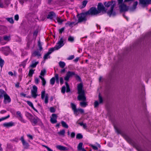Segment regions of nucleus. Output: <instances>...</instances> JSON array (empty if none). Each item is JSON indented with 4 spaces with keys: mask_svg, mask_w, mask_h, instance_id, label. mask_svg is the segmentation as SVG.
<instances>
[{
    "mask_svg": "<svg viewBox=\"0 0 151 151\" xmlns=\"http://www.w3.org/2000/svg\"><path fill=\"white\" fill-rule=\"evenodd\" d=\"M119 4H122L123 0H117Z\"/></svg>",
    "mask_w": 151,
    "mask_h": 151,
    "instance_id": "nucleus-63",
    "label": "nucleus"
},
{
    "mask_svg": "<svg viewBox=\"0 0 151 151\" xmlns=\"http://www.w3.org/2000/svg\"><path fill=\"white\" fill-rule=\"evenodd\" d=\"M55 82V78L54 77L52 78L50 80V84L52 85H54Z\"/></svg>",
    "mask_w": 151,
    "mask_h": 151,
    "instance_id": "nucleus-32",
    "label": "nucleus"
},
{
    "mask_svg": "<svg viewBox=\"0 0 151 151\" xmlns=\"http://www.w3.org/2000/svg\"><path fill=\"white\" fill-rule=\"evenodd\" d=\"M119 8L120 12L126 11L128 10V8L127 6L124 3L120 4Z\"/></svg>",
    "mask_w": 151,
    "mask_h": 151,
    "instance_id": "nucleus-9",
    "label": "nucleus"
},
{
    "mask_svg": "<svg viewBox=\"0 0 151 151\" xmlns=\"http://www.w3.org/2000/svg\"><path fill=\"white\" fill-rule=\"evenodd\" d=\"M17 117L22 122L24 123H26V121L23 118L22 114L19 111H17L16 113Z\"/></svg>",
    "mask_w": 151,
    "mask_h": 151,
    "instance_id": "nucleus-7",
    "label": "nucleus"
},
{
    "mask_svg": "<svg viewBox=\"0 0 151 151\" xmlns=\"http://www.w3.org/2000/svg\"><path fill=\"white\" fill-rule=\"evenodd\" d=\"M4 102L5 104L9 102V97L6 94L4 96Z\"/></svg>",
    "mask_w": 151,
    "mask_h": 151,
    "instance_id": "nucleus-20",
    "label": "nucleus"
},
{
    "mask_svg": "<svg viewBox=\"0 0 151 151\" xmlns=\"http://www.w3.org/2000/svg\"><path fill=\"white\" fill-rule=\"evenodd\" d=\"M46 73V70L45 69H44L41 71V72L40 73V76H44Z\"/></svg>",
    "mask_w": 151,
    "mask_h": 151,
    "instance_id": "nucleus-40",
    "label": "nucleus"
},
{
    "mask_svg": "<svg viewBox=\"0 0 151 151\" xmlns=\"http://www.w3.org/2000/svg\"><path fill=\"white\" fill-rule=\"evenodd\" d=\"M4 2L5 4L8 5L9 4V0H4Z\"/></svg>",
    "mask_w": 151,
    "mask_h": 151,
    "instance_id": "nucleus-61",
    "label": "nucleus"
},
{
    "mask_svg": "<svg viewBox=\"0 0 151 151\" xmlns=\"http://www.w3.org/2000/svg\"><path fill=\"white\" fill-rule=\"evenodd\" d=\"M6 93L2 89L0 90V98L2 99L5 95Z\"/></svg>",
    "mask_w": 151,
    "mask_h": 151,
    "instance_id": "nucleus-25",
    "label": "nucleus"
},
{
    "mask_svg": "<svg viewBox=\"0 0 151 151\" xmlns=\"http://www.w3.org/2000/svg\"><path fill=\"white\" fill-rule=\"evenodd\" d=\"M56 147L57 149L61 151H67L68 150V148L61 145H57Z\"/></svg>",
    "mask_w": 151,
    "mask_h": 151,
    "instance_id": "nucleus-15",
    "label": "nucleus"
},
{
    "mask_svg": "<svg viewBox=\"0 0 151 151\" xmlns=\"http://www.w3.org/2000/svg\"><path fill=\"white\" fill-rule=\"evenodd\" d=\"M97 9L98 12H99V13L101 11H103L105 10V7L102 4L100 3H99L98 5Z\"/></svg>",
    "mask_w": 151,
    "mask_h": 151,
    "instance_id": "nucleus-14",
    "label": "nucleus"
},
{
    "mask_svg": "<svg viewBox=\"0 0 151 151\" xmlns=\"http://www.w3.org/2000/svg\"><path fill=\"white\" fill-rule=\"evenodd\" d=\"M56 20L57 22L59 24H62L63 22L64 21V20L61 19V18L60 17H57Z\"/></svg>",
    "mask_w": 151,
    "mask_h": 151,
    "instance_id": "nucleus-26",
    "label": "nucleus"
},
{
    "mask_svg": "<svg viewBox=\"0 0 151 151\" xmlns=\"http://www.w3.org/2000/svg\"><path fill=\"white\" fill-rule=\"evenodd\" d=\"M76 79L79 81H81V79L80 77L76 74L75 73V75H74Z\"/></svg>",
    "mask_w": 151,
    "mask_h": 151,
    "instance_id": "nucleus-50",
    "label": "nucleus"
},
{
    "mask_svg": "<svg viewBox=\"0 0 151 151\" xmlns=\"http://www.w3.org/2000/svg\"><path fill=\"white\" fill-rule=\"evenodd\" d=\"M86 14H82L79 16L78 19V22H81L86 20Z\"/></svg>",
    "mask_w": 151,
    "mask_h": 151,
    "instance_id": "nucleus-13",
    "label": "nucleus"
},
{
    "mask_svg": "<svg viewBox=\"0 0 151 151\" xmlns=\"http://www.w3.org/2000/svg\"><path fill=\"white\" fill-rule=\"evenodd\" d=\"M83 144L82 142L80 143L78 146V149L79 150H81L83 148L82 147Z\"/></svg>",
    "mask_w": 151,
    "mask_h": 151,
    "instance_id": "nucleus-36",
    "label": "nucleus"
},
{
    "mask_svg": "<svg viewBox=\"0 0 151 151\" xmlns=\"http://www.w3.org/2000/svg\"><path fill=\"white\" fill-rule=\"evenodd\" d=\"M27 104L30 106L36 112H38V111L34 107L33 104L32 102L29 101H27Z\"/></svg>",
    "mask_w": 151,
    "mask_h": 151,
    "instance_id": "nucleus-22",
    "label": "nucleus"
},
{
    "mask_svg": "<svg viewBox=\"0 0 151 151\" xmlns=\"http://www.w3.org/2000/svg\"><path fill=\"white\" fill-rule=\"evenodd\" d=\"M90 146L93 150H98V148L96 146L93 145H91Z\"/></svg>",
    "mask_w": 151,
    "mask_h": 151,
    "instance_id": "nucleus-51",
    "label": "nucleus"
},
{
    "mask_svg": "<svg viewBox=\"0 0 151 151\" xmlns=\"http://www.w3.org/2000/svg\"><path fill=\"white\" fill-rule=\"evenodd\" d=\"M55 16V13L53 12H49L47 16V18L52 19L53 17Z\"/></svg>",
    "mask_w": 151,
    "mask_h": 151,
    "instance_id": "nucleus-17",
    "label": "nucleus"
},
{
    "mask_svg": "<svg viewBox=\"0 0 151 151\" xmlns=\"http://www.w3.org/2000/svg\"><path fill=\"white\" fill-rule=\"evenodd\" d=\"M34 70H33L32 69H31L29 70V73L28 76L29 77H32V75L34 74Z\"/></svg>",
    "mask_w": 151,
    "mask_h": 151,
    "instance_id": "nucleus-33",
    "label": "nucleus"
},
{
    "mask_svg": "<svg viewBox=\"0 0 151 151\" xmlns=\"http://www.w3.org/2000/svg\"><path fill=\"white\" fill-rule=\"evenodd\" d=\"M19 16L18 14H16L14 16V19L17 21L19 20Z\"/></svg>",
    "mask_w": 151,
    "mask_h": 151,
    "instance_id": "nucleus-55",
    "label": "nucleus"
},
{
    "mask_svg": "<svg viewBox=\"0 0 151 151\" xmlns=\"http://www.w3.org/2000/svg\"><path fill=\"white\" fill-rule=\"evenodd\" d=\"M99 99L100 103H101L103 102V99L102 97L101 96L100 94L99 95Z\"/></svg>",
    "mask_w": 151,
    "mask_h": 151,
    "instance_id": "nucleus-48",
    "label": "nucleus"
},
{
    "mask_svg": "<svg viewBox=\"0 0 151 151\" xmlns=\"http://www.w3.org/2000/svg\"><path fill=\"white\" fill-rule=\"evenodd\" d=\"M75 133L74 132H72L71 134V137L72 138H73L75 137Z\"/></svg>",
    "mask_w": 151,
    "mask_h": 151,
    "instance_id": "nucleus-59",
    "label": "nucleus"
},
{
    "mask_svg": "<svg viewBox=\"0 0 151 151\" xmlns=\"http://www.w3.org/2000/svg\"><path fill=\"white\" fill-rule=\"evenodd\" d=\"M83 135L80 133L77 134L76 136V138L78 139H81L83 138Z\"/></svg>",
    "mask_w": 151,
    "mask_h": 151,
    "instance_id": "nucleus-39",
    "label": "nucleus"
},
{
    "mask_svg": "<svg viewBox=\"0 0 151 151\" xmlns=\"http://www.w3.org/2000/svg\"><path fill=\"white\" fill-rule=\"evenodd\" d=\"M71 105L72 109L74 113H77L78 112V110L76 108V105L72 103H71Z\"/></svg>",
    "mask_w": 151,
    "mask_h": 151,
    "instance_id": "nucleus-23",
    "label": "nucleus"
},
{
    "mask_svg": "<svg viewBox=\"0 0 151 151\" xmlns=\"http://www.w3.org/2000/svg\"><path fill=\"white\" fill-rule=\"evenodd\" d=\"M50 111L51 112H54L55 111V109L53 107H51L50 108Z\"/></svg>",
    "mask_w": 151,
    "mask_h": 151,
    "instance_id": "nucleus-54",
    "label": "nucleus"
},
{
    "mask_svg": "<svg viewBox=\"0 0 151 151\" xmlns=\"http://www.w3.org/2000/svg\"><path fill=\"white\" fill-rule=\"evenodd\" d=\"M61 124L62 126L66 128H68V125L64 121H62L61 122Z\"/></svg>",
    "mask_w": 151,
    "mask_h": 151,
    "instance_id": "nucleus-30",
    "label": "nucleus"
},
{
    "mask_svg": "<svg viewBox=\"0 0 151 151\" xmlns=\"http://www.w3.org/2000/svg\"><path fill=\"white\" fill-rule=\"evenodd\" d=\"M58 134L60 136H64L65 133V131L64 129H63L60 131L58 132Z\"/></svg>",
    "mask_w": 151,
    "mask_h": 151,
    "instance_id": "nucleus-29",
    "label": "nucleus"
},
{
    "mask_svg": "<svg viewBox=\"0 0 151 151\" xmlns=\"http://www.w3.org/2000/svg\"><path fill=\"white\" fill-rule=\"evenodd\" d=\"M74 58V55H71L68 57L67 59L68 60H71L73 59Z\"/></svg>",
    "mask_w": 151,
    "mask_h": 151,
    "instance_id": "nucleus-52",
    "label": "nucleus"
},
{
    "mask_svg": "<svg viewBox=\"0 0 151 151\" xmlns=\"http://www.w3.org/2000/svg\"><path fill=\"white\" fill-rule=\"evenodd\" d=\"M57 116L55 114H52V117L50 118V122L52 124H55L57 122Z\"/></svg>",
    "mask_w": 151,
    "mask_h": 151,
    "instance_id": "nucleus-12",
    "label": "nucleus"
},
{
    "mask_svg": "<svg viewBox=\"0 0 151 151\" xmlns=\"http://www.w3.org/2000/svg\"><path fill=\"white\" fill-rule=\"evenodd\" d=\"M59 65L60 68H63L65 65V63L63 62L60 61L59 63Z\"/></svg>",
    "mask_w": 151,
    "mask_h": 151,
    "instance_id": "nucleus-28",
    "label": "nucleus"
},
{
    "mask_svg": "<svg viewBox=\"0 0 151 151\" xmlns=\"http://www.w3.org/2000/svg\"><path fill=\"white\" fill-rule=\"evenodd\" d=\"M151 2V0H139V3L143 5H145Z\"/></svg>",
    "mask_w": 151,
    "mask_h": 151,
    "instance_id": "nucleus-18",
    "label": "nucleus"
},
{
    "mask_svg": "<svg viewBox=\"0 0 151 151\" xmlns=\"http://www.w3.org/2000/svg\"><path fill=\"white\" fill-rule=\"evenodd\" d=\"M65 84L66 86V92H69L70 91V87L69 86V85L68 83L67 82H65Z\"/></svg>",
    "mask_w": 151,
    "mask_h": 151,
    "instance_id": "nucleus-35",
    "label": "nucleus"
},
{
    "mask_svg": "<svg viewBox=\"0 0 151 151\" xmlns=\"http://www.w3.org/2000/svg\"><path fill=\"white\" fill-rule=\"evenodd\" d=\"M9 117V115H8L7 116L2 117L0 118V122L7 119Z\"/></svg>",
    "mask_w": 151,
    "mask_h": 151,
    "instance_id": "nucleus-41",
    "label": "nucleus"
},
{
    "mask_svg": "<svg viewBox=\"0 0 151 151\" xmlns=\"http://www.w3.org/2000/svg\"><path fill=\"white\" fill-rule=\"evenodd\" d=\"M99 13L98 10L94 7L91 8L90 9L85 13L86 15H95Z\"/></svg>",
    "mask_w": 151,
    "mask_h": 151,
    "instance_id": "nucleus-3",
    "label": "nucleus"
},
{
    "mask_svg": "<svg viewBox=\"0 0 151 151\" xmlns=\"http://www.w3.org/2000/svg\"><path fill=\"white\" fill-rule=\"evenodd\" d=\"M33 126L36 125L38 123L40 125H43L41 120L37 117L34 116L33 118L30 121Z\"/></svg>",
    "mask_w": 151,
    "mask_h": 151,
    "instance_id": "nucleus-4",
    "label": "nucleus"
},
{
    "mask_svg": "<svg viewBox=\"0 0 151 151\" xmlns=\"http://www.w3.org/2000/svg\"><path fill=\"white\" fill-rule=\"evenodd\" d=\"M74 24V22H70L68 21L66 23H65V24L66 26H69L70 27H72L73 25Z\"/></svg>",
    "mask_w": 151,
    "mask_h": 151,
    "instance_id": "nucleus-34",
    "label": "nucleus"
},
{
    "mask_svg": "<svg viewBox=\"0 0 151 151\" xmlns=\"http://www.w3.org/2000/svg\"><path fill=\"white\" fill-rule=\"evenodd\" d=\"M68 40L70 42H73L74 40V39L73 37L70 36L68 38Z\"/></svg>",
    "mask_w": 151,
    "mask_h": 151,
    "instance_id": "nucleus-43",
    "label": "nucleus"
},
{
    "mask_svg": "<svg viewBox=\"0 0 151 151\" xmlns=\"http://www.w3.org/2000/svg\"><path fill=\"white\" fill-rule=\"evenodd\" d=\"M78 99L79 101H86V98L85 96L84 91L83 90V84L81 83L79 84L78 86Z\"/></svg>",
    "mask_w": 151,
    "mask_h": 151,
    "instance_id": "nucleus-2",
    "label": "nucleus"
},
{
    "mask_svg": "<svg viewBox=\"0 0 151 151\" xmlns=\"http://www.w3.org/2000/svg\"><path fill=\"white\" fill-rule=\"evenodd\" d=\"M20 140L22 142L24 148L26 149L27 148L29 147V145L27 142L25 141L23 136L21 137Z\"/></svg>",
    "mask_w": 151,
    "mask_h": 151,
    "instance_id": "nucleus-11",
    "label": "nucleus"
},
{
    "mask_svg": "<svg viewBox=\"0 0 151 151\" xmlns=\"http://www.w3.org/2000/svg\"><path fill=\"white\" fill-rule=\"evenodd\" d=\"M138 4V2L137 1L134 2L133 6V8L134 9H135L136 8V6Z\"/></svg>",
    "mask_w": 151,
    "mask_h": 151,
    "instance_id": "nucleus-49",
    "label": "nucleus"
},
{
    "mask_svg": "<svg viewBox=\"0 0 151 151\" xmlns=\"http://www.w3.org/2000/svg\"><path fill=\"white\" fill-rule=\"evenodd\" d=\"M37 88L36 86H33V89L31 90V94L32 96L34 98H35L37 95Z\"/></svg>",
    "mask_w": 151,
    "mask_h": 151,
    "instance_id": "nucleus-10",
    "label": "nucleus"
},
{
    "mask_svg": "<svg viewBox=\"0 0 151 151\" xmlns=\"http://www.w3.org/2000/svg\"><path fill=\"white\" fill-rule=\"evenodd\" d=\"M38 63L39 62L38 61L35 62L33 61L32 62V64L30 65V67L32 68H35Z\"/></svg>",
    "mask_w": 151,
    "mask_h": 151,
    "instance_id": "nucleus-24",
    "label": "nucleus"
},
{
    "mask_svg": "<svg viewBox=\"0 0 151 151\" xmlns=\"http://www.w3.org/2000/svg\"><path fill=\"white\" fill-rule=\"evenodd\" d=\"M55 78L56 83L58 84L59 83V76L58 74L56 73L55 74Z\"/></svg>",
    "mask_w": 151,
    "mask_h": 151,
    "instance_id": "nucleus-37",
    "label": "nucleus"
},
{
    "mask_svg": "<svg viewBox=\"0 0 151 151\" xmlns=\"http://www.w3.org/2000/svg\"><path fill=\"white\" fill-rule=\"evenodd\" d=\"M25 115L28 119L30 121L34 117V116L30 113L27 112L26 113Z\"/></svg>",
    "mask_w": 151,
    "mask_h": 151,
    "instance_id": "nucleus-21",
    "label": "nucleus"
},
{
    "mask_svg": "<svg viewBox=\"0 0 151 151\" xmlns=\"http://www.w3.org/2000/svg\"><path fill=\"white\" fill-rule=\"evenodd\" d=\"M99 105V103L97 101H95L94 103V106L95 108L97 107Z\"/></svg>",
    "mask_w": 151,
    "mask_h": 151,
    "instance_id": "nucleus-53",
    "label": "nucleus"
},
{
    "mask_svg": "<svg viewBox=\"0 0 151 151\" xmlns=\"http://www.w3.org/2000/svg\"><path fill=\"white\" fill-rule=\"evenodd\" d=\"M3 125L5 127L9 128V122L4 123Z\"/></svg>",
    "mask_w": 151,
    "mask_h": 151,
    "instance_id": "nucleus-44",
    "label": "nucleus"
},
{
    "mask_svg": "<svg viewBox=\"0 0 151 151\" xmlns=\"http://www.w3.org/2000/svg\"><path fill=\"white\" fill-rule=\"evenodd\" d=\"M87 2H88V1L86 0H84L83 1V2H82V8H84L86 6Z\"/></svg>",
    "mask_w": 151,
    "mask_h": 151,
    "instance_id": "nucleus-45",
    "label": "nucleus"
},
{
    "mask_svg": "<svg viewBox=\"0 0 151 151\" xmlns=\"http://www.w3.org/2000/svg\"><path fill=\"white\" fill-rule=\"evenodd\" d=\"M116 2L115 1H111L106 2L104 3V5L106 7H109L111 6V9L107 12V14L111 17V15L114 16L116 15V13L113 12V9L116 5Z\"/></svg>",
    "mask_w": 151,
    "mask_h": 151,
    "instance_id": "nucleus-1",
    "label": "nucleus"
},
{
    "mask_svg": "<svg viewBox=\"0 0 151 151\" xmlns=\"http://www.w3.org/2000/svg\"><path fill=\"white\" fill-rule=\"evenodd\" d=\"M39 79L38 78H36L35 79V82L36 84H38L39 83Z\"/></svg>",
    "mask_w": 151,
    "mask_h": 151,
    "instance_id": "nucleus-64",
    "label": "nucleus"
},
{
    "mask_svg": "<svg viewBox=\"0 0 151 151\" xmlns=\"http://www.w3.org/2000/svg\"><path fill=\"white\" fill-rule=\"evenodd\" d=\"M77 110H78V111H79L81 113H84V111L83 109H77Z\"/></svg>",
    "mask_w": 151,
    "mask_h": 151,
    "instance_id": "nucleus-60",
    "label": "nucleus"
},
{
    "mask_svg": "<svg viewBox=\"0 0 151 151\" xmlns=\"http://www.w3.org/2000/svg\"><path fill=\"white\" fill-rule=\"evenodd\" d=\"M75 72L73 71H68L66 74L64 78L65 80L67 81H69L70 77L75 75Z\"/></svg>",
    "mask_w": 151,
    "mask_h": 151,
    "instance_id": "nucleus-6",
    "label": "nucleus"
},
{
    "mask_svg": "<svg viewBox=\"0 0 151 151\" xmlns=\"http://www.w3.org/2000/svg\"><path fill=\"white\" fill-rule=\"evenodd\" d=\"M64 44L63 43V38H61L59 41L58 42L57 45L54 47L52 48L54 50H58L62 47Z\"/></svg>",
    "mask_w": 151,
    "mask_h": 151,
    "instance_id": "nucleus-5",
    "label": "nucleus"
},
{
    "mask_svg": "<svg viewBox=\"0 0 151 151\" xmlns=\"http://www.w3.org/2000/svg\"><path fill=\"white\" fill-rule=\"evenodd\" d=\"M41 56V55L40 52H39L38 51H35L32 53V57L37 56L38 58H39V57Z\"/></svg>",
    "mask_w": 151,
    "mask_h": 151,
    "instance_id": "nucleus-19",
    "label": "nucleus"
},
{
    "mask_svg": "<svg viewBox=\"0 0 151 151\" xmlns=\"http://www.w3.org/2000/svg\"><path fill=\"white\" fill-rule=\"evenodd\" d=\"M66 89V88L65 86H63L61 88V91L63 93H64L65 92Z\"/></svg>",
    "mask_w": 151,
    "mask_h": 151,
    "instance_id": "nucleus-47",
    "label": "nucleus"
},
{
    "mask_svg": "<svg viewBox=\"0 0 151 151\" xmlns=\"http://www.w3.org/2000/svg\"><path fill=\"white\" fill-rule=\"evenodd\" d=\"M15 123L12 122H10V127L14 126L15 125Z\"/></svg>",
    "mask_w": 151,
    "mask_h": 151,
    "instance_id": "nucleus-62",
    "label": "nucleus"
},
{
    "mask_svg": "<svg viewBox=\"0 0 151 151\" xmlns=\"http://www.w3.org/2000/svg\"><path fill=\"white\" fill-rule=\"evenodd\" d=\"M38 46L39 49V50L40 51H41L42 50V45H41V44L40 42V40H39L38 41Z\"/></svg>",
    "mask_w": 151,
    "mask_h": 151,
    "instance_id": "nucleus-42",
    "label": "nucleus"
},
{
    "mask_svg": "<svg viewBox=\"0 0 151 151\" xmlns=\"http://www.w3.org/2000/svg\"><path fill=\"white\" fill-rule=\"evenodd\" d=\"M136 149L138 151H142V149L140 147L138 146H135Z\"/></svg>",
    "mask_w": 151,
    "mask_h": 151,
    "instance_id": "nucleus-57",
    "label": "nucleus"
},
{
    "mask_svg": "<svg viewBox=\"0 0 151 151\" xmlns=\"http://www.w3.org/2000/svg\"><path fill=\"white\" fill-rule=\"evenodd\" d=\"M114 128L116 132L118 134H121V131L116 126H114Z\"/></svg>",
    "mask_w": 151,
    "mask_h": 151,
    "instance_id": "nucleus-38",
    "label": "nucleus"
},
{
    "mask_svg": "<svg viewBox=\"0 0 151 151\" xmlns=\"http://www.w3.org/2000/svg\"><path fill=\"white\" fill-rule=\"evenodd\" d=\"M16 73L15 71L14 72V73L10 71V75L12 76L16 77Z\"/></svg>",
    "mask_w": 151,
    "mask_h": 151,
    "instance_id": "nucleus-46",
    "label": "nucleus"
},
{
    "mask_svg": "<svg viewBox=\"0 0 151 151\" xmlns=\"http://www.w3.org/2000/svg\"><path fill=\"white\" fill-rule=\"evenodd\" d=\"M39 78L42 80V85L44 86L45 85L46 83V81L45 79L41 76H39Z\"/></svg>",
    "mask_w": 151,
    "mask_h": 151,
    "instance_id": "nucleus-27",
    "label": "nucleus"
},
{
    "mask_svg": "<svg viewBox=\"0 0 151 151\" xmlns=\"http://www.w3.org/2000/svg\"><path fill=\"white\" fill-rule=\"evenodd\" d=\"M60 81L61 84H62L63 83V80L62 77H61L60 78Z\"/></svg>",
    "mask_w": 151,
    "mask_h": 151,
    "instance_id": "nucleus-56",
    "label": "nucleus"
},
{
    "mask_svg": "<svg viewBox=\"0 0 151 151\" xmlns=\"http://www.w3.org/2000/svg\"><path fill=\"white\" fill-rule=\"evenodd\" d=\"M84 101H83V102H80V104L81 106L85 107L87 105V103Z\"/></svg>",
    "mask_w": 151,
    "mask_h": 151,
    "instance_id": "nucleus-31",
    "label": "nucleus"
},
{
    "mask_svg": "<svg viewBox=\"0 0 151 151\" xmlns=\"http://www.w3.org/2000/svg\"><path fill=\"white\" fill-rule=\"evenodd\" d=\"M54 50L53 49L51 48L49 49L48 52L45 54L44 57V60H46L47 59L48 57L49 56V55L51 54L52 52L54 51Z\"/></svg>",
    "mask_w": 151,
    "mask_h": 151,
    "instance_id": "nucleus-16",
    "label": "nucleus"
},
{
    "mask_svg": "<svg viewBox=\"0 0 151 151\" xmlns=\"http://www.w3.org/2000/svg\"><path fill=\"white\" fill-rule=\"evenodd\" d=\"M45 96L44 102L46 104H47L48 103V94H46L45 95V91H43L41 92V98L43 100L44 99Z\"/></svg>",
    "mask_w": 151,
    "mask_h": 151,
    "instance_id": "nucleus-8",
    "label": "nucleus"
},
{
    "mask_svg": "<svg viewBox=\"0 0 151 151\" xmlns=\"http://www.w3.org/2000/svg\"><path fill=\"white\" fill-rule=\"evenodd\" d=\"M65 29V28L63 27L61 29H59V32L61 34L64 31Z\"/></svg>",
    "mask_w": 151,
    "mask_h": 151,
    "instance_id": "nucleus-58",
    "label": "nucleus"
}]
</instances>
